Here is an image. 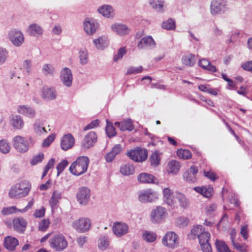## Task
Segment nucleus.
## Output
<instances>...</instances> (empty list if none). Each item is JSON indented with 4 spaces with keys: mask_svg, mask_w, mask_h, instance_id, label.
I'll use <instances>...</instances> for the list:
<instances>
[{
    "mask_svg": "<svg viewBox=\"0 0 252 252\" xmlns=\"http://www.w3.org/2000/svg\"><path fill=\"white\" fill-rule=\"evenodd\" d=\"M191 232L193 235L197 236L203 252H212L211 246L209 243L211 235L208 231H205L204 227L201 225H197L191 229Z\"/></svg>",
    "mask_w": 252,
    "mask_h": 252,
    "instance_id": "f257e3e1",
    "label": "nucleus"
},
{
    "mask_svg": "<svg viewBox=\"0 0 252 252\" xmlns=\"http://www.w3.org/2000/svg\"><path fill=\"white\" fill-rule=\"evenodd\" d=\"M31 188V184L29 181H21L11 187L8 192L9 196L12 199H19L25 197L28 195Z\"/></svg>",
    "mask_w": 252,
    "mask_h": 252,
    "instance_id": "f03ea898",
    "label": "nucleus"
},
{
    "mask_svg": "<svg viewBox=\"0 0 252 252\" xmlns=\"http://www.w3.org/2000/svg\"><path fill=\"white\" fill-rule=\"evenodd\" d=\"M90 159L86 156L78 157L70 165V172L76 176L82 175L85 173L88 168Z\"/></svg>",
    "mask_w": 252,
    "mask_h": 252,
    "instance_id": "7ed1b4c3",
    "label": "nucleus"
},
{
    "mask_svg": "<svg viewBox=\"0 0 252 252\" xmlns=\"http://www.w3.org/2000/svg\"><path fill=\"white\" fill-rule=\"evenodd\" d=\"M50 247L56 252L64 250L68 246V242L65 236L62 233L53 234L49 240Z\"/></svg>",
    "mask_w": 252,
    "mask_h": 252,
    "instance_id": "20e7f679",
    "label": "nucleus"
},
{
    "mask_svg": "<svg viewBox=\"0 0 252 252\" xmlns=\"http://www.w3.org/2000/svg\"><path fill=\"white\" fill-rule=\"evenodd\" d=\"M92 225V222L88 218L82 217L74 220L72 224V227L78 233H85L88 231Z\"/></svg>",
    "mask_w": 252,
    "mask_h": 252,
    "instance_id": "39448f33",
    "label": "nucleus"
},
{
    "mask_svg": "<svg viewBox=\"0 0 252 252\" xmlns=\"http://www.w3.org/2000/svg\"><path fill=\"white\" fill-rule=\"evenodd\" d=\"M162 244L170 249H175L179 245V238L174 231H168L162 239Z\"/></svg>",
    "mask_w": 252,
    "mask_h": 252,
    "instance_id": "423d86ee",
    "label": "nucleus"
},
{
    "mask_svg": "<svg viewBox=\"0 0 252 252\" xmlns=\"http://www.w3.org/2000/svg\"><path fill=\"white\" fill-rule=\"evenodd\" d=\"M167 216V212L166 209L159 206L151 211L150 220L154 223H159L164 221Z\"/></svg>",
    "mask_w": 252,
    "mask_h": 252,
    "instance_id": "0eeeda50",
    "label": "nucleus"
},
{
    "mask_svg": "<svg viewBox=\"0 0 252 252\" xmlns=\"http://www.w3.org/2000/svg\"><path fill=\"white\" fill-rule=\"evenodd\" d=\"M126 155L131 159L136 162L145 160L148 157V152L145 149L137 148L127 152Z\"/></svg>",
    "mask_w": 252,
    "mask_h": 252,
    "instance_id": "6e6552de",
    "label": "nucleus"
},
{
    "mask_svg": "<svg viewBox=\"0 0 252 252\" xmlns=\"http://www.w3.org/2000/svg\"><path fill=\"white\" fill-rule=\"evenodd\" d=\"M158 198V193L151 189L142 190L138 194V200L142 203L153 202Z\"/></svg>",
    "mask_w": 252,
    "mask_h": 252,
    "instance_id": "1a4fd4ad",
    "label": "nucleus"
},
{
    "mask_svg": "<svg viewBox=\"0 0 252 252\" xmlns=\"http://www.w3.org/2000/svg\"><path fill=\"white\" fill-rule=\"evenodd\" d=\"M8 39L16 47L21 46L24 42V36L22 32L17 29H13L8 32Z\"/></svg>",
    "mask_w": 252,
    "mask_h": 252,
    "instance_id": "9d476101",
    "label": "nucleus"
},
{
    "mask_svg": "<svg viewBox=\"0 0 252 252\" xmlns=\"http://www.w3.org/2000/svg\"><path fill=\"white\" fill-rule=\"evenodd\" d=\"M13 142L14 147L19 153H25L29 149V142L24 137L16 136L13 138Z\"/></svg>",
    "mask_w": 252,
    "mask_h": 252,
    "instance_id": "9b49d317",
    "label": "nucleus"
},
{
    "mask_svg": "<svg viewBox=\"0 0 252 252\" xmlns=\"http://www.w3.org/2000/svg\"><path fill=\"white\" fill-rule=\"evenodd\" d=\"M91 192L90 189L85 187L79 188L76 194V198L78 202L82 205H86L90 199Z\"/></svg>",
    "mask_w": 252,
    "mask_h": 252,
    "instance_id": "f8f14e48",
    "label": "nucleus"
},
{
    "mask_svg": "<svg viewBox=\"0 0 252 252\" xmlns=\"http://www.w3.org/2000/svg\"><path fill=\"white\" fill-rule=\"evenodd\" d=\"M97 141V135L94 131H90L84 138L81 142L82 149H88L94 146Z\"/></svg>",
    "mask_w": 252,
    "mask_h": 252,
    "instance_id": "ddd939ff",
    "label": "nucleus"
},
{
    "mask_svg": "<svg viewBox=\"0 0 252 252\" xmlns=\"http://www.w3.org/2000/svg\"><path fill=\"white\" fill-rule=\"evenodd\" d=\"M12 224L15 231L22 234L25 231L27 222L25 219L22 217H17L13 219Z\"/></svg>",
    "mask_w": 252,
    "mask_h": 252,
    "instance_id": "4468645a",
    "label": "nucleus"
},
{
    "mask_svg": "<svg viewBox=\"0 0 252 252\" xmlns=\"http://www.w3.org/2000/svg\"><path fill=\"white\" fill-rule=\"evenodd\" d=\"M75 139L70 133L63 135L61 140V147L63 151H67L74 145Z\"/></svg>",
    "mask_w": 252,
    "mask_h": 252,
    "instance_id": "2eb2a0df",
    "label": "nucleus"
},
{
    "mask_svg": "<svg viewBox=\"0 0 252 252\" xmlns=\"http://www.w3.org/2000/svg\"><path fill=\"white\" fill-rule=\"evenodd\" d=\"M61 79L63 84L69 87L71 86L73 80L72 74L71 70L67 68H63L61 72Z\"/></svg>",
    "mask_w": 252,
    "mask_h": 252,
    "instance_id": "dca6fc26",
    "label": "nucleus"
},
{
    "mask_svg": "<svg viewBox=\"0 0 252 252\" xmlns=\"http://www.w3.org/2000/svg\"><path fill=\"white\" fill-rule=\"evenodd\" d=\"M226 9V3L223 0H214L211 4V13L213 14H220Z\"/></svg>",
    "mask_w": 252,
    "mask_h": 252,
    "instance_id": "f3484780",
    "label": "nucleus"
},
{
    "mask_svg": "<svg viewBox=\"0 0 252 252\" xmlns=\"http://www.w3.org/2000/svg\"><path fill=\"white\" fill-rule=\"evenodd\" d=\"M198 172V168L194 165L191 166L183 174L184 179L190 183H195L196 180V174Z\"/></svg>",
    "mask_w": 252,
    "mask_h": 252,
    "instance_id": "a211bd4d",
    "label": "nucleus"
},
{
    "mask_svg": "<svg viewBox=\"0 0 252 252\" xmlns=\"http://www.w3.org/2000/svg\"><path fill=\"white\" fill-rule=\"evenodd\" d=\"M156 42L151 36L143 37L139 41L137 47L139 49H153L156 47Z\"/></svg>",
    "mask_w": 252,
    "mask_h": 252,
    "instance_id": "6ab92c4d",
    "label": "nucleus"
},
{
    "mask_svg": "<svg viewBox=\"0 0 252 252\" xmlns=\"http://www.w3.org/2000/svg\"><path fill=\"white\" fill-rule=\"evenodd\" d=\"M113 231L118 237H121L128 232V227L125 223L115 222L113 226Z\"/></svg>",
    "mask_w": 252,
    "mask_h": 252,
    "instance_id": "aec40b11",
    "label": "nucleus"
},
{
    "mask_svg": "<svg viewBox=\"0 0 252 252\" xmlns=\"http://www.w3.org/2000/svg\"><path fill=\"white\" fill-rule=\"evenodd\" d=\"M19 241L17 238L11 236H7L4 238L3 241L4 247L9 251H14L18 245Z\"/></svg>",
    "mask_w": 252,
    "mask_h": 252,
    "instance_id": "412c9836",
    "label": "nucleus"
},
{
    "mask_svg": "<svg viewBox=\"0 0 252 252\" xmlns=\"http://www.w3.org/2000/svg\"><path fill=\"white\" fill-rule=\"evenodd\" d=\"M97 11L100 14L106 18H113L115 16L113 7L109 4H103L99 6Z\"/></svg>",
    "mask_w": 252,
    "mask_h": 252,
    "instance_id": "4be33fe9",
    "label": "nucleus"
},
{
    "mask_svg": "<svg viewBox=\"0 0 252 252\" xmlns=\"http://www.w3.org/2000/svg\"><path fill=\"white\" fill-rule=\"evenodd\" d=\"M111 29L114 32L121 36L128 34L130 31V29L126 25L119 23L113 24L111 26Z\"/></svg>",
    "mask_w": 252,
    "mask_h": 252,
    "instance_id": "5701e85b",
    "label": "nucleus"
},
{
    "mask_svg": "<svg viewBox=\"0 0 252 252\" xmlns=\"http://www.w3.org/2000/svg\"><path fill=\"white\" fill-rule=\"evenodd\" d=\"M98 26V24L93 20H86L84 22V29L85 32L89 35H92L94 33Z\"/></svg>",
    "mask_w": 252,
    "mask_h": 252,
    "instance_id": "b1692460",
    "label": "nucleus"
},
{
    "mask_svg": "<svg viewBox=\"0 0 252 252\" xmlns=\"http://www.w3.org/2000/svg\"><path fill=\"white\" fill-rule=\"evenodd\" d=\"M56 92L54 88L44 87L42 89V97L48 100H53L56 98Z\"/></svg>",
    "mask_w": 252,
    "mask_h": 252,
    "instance_id": "393cba45",
    "label": "nucleus"
},
{
    "mask_svg": "<svg viewBox=\"0 0 252 252\" xmlns=\"http://www.w3.org/2000/svg\"><path fill=\"white\" fill-rule=\"evenodd\" d=\"M163 200L169 206H172L174 204L173 197V191L168 188L163 189Z\"/></svg>",
    "mask_w": 252,
    "mask_h": 252,
    "instance_id": "a878e982",
    "label": "nucleus"
},
{
    "mask_svg": "<svg viewBox=\"0 0 252 252\" xmlns=\"http://www.w3.org/2000/svg\"><path fill=\"white\" fill-rule=\"evenodd\" d=\"M115 125L119 127L121 131H132L134 126L130 120H125L121 122H116Z\"/></svg>",
    "mask_w": 252,
    "mask_h": 252,
    "instance_id": "bb28decb",
    "label": "nucleus"
},
{
    "mask_svg": "<svg viewBox=\"0 0 252 252\" xmlns=\"http://www.w3.org/2000/svg\"><path fill=\"white\" fill-rule=\"evenodd\" d=\"M194 190L202 194L203 196L206 198H209L212 195V191L213 190V189L211 187H196L194 188Z\"/></svg>",
    "mask_w": 252,
    "mask_h": 252,
    "instance_id": "cd10ccee",
    "label": "nucleus"
},
{
    "mask_svg": "<svg viewBox=\"0 0 252 252\" xmlns=\"http://www.w3.org/2000/svg\"><path fill=\"white\" fill-rule=\"evenodd\" d=\"M198 64L201 67L211 72H216L217 71L215 66L212 65L210 62L206 59L200 60Z\"/></svg>",
    "mask_w": 252,
    "mask_h": 252,
    "instance_id": "c85d7f7f",
    "label": "nucleus"
},
{
    "mask_svg": "<svg viewBox=\"0 0 252 252\" xmlns=\"http://www.w3.org/2000/svg\"><path fill=\"white\" fill-rule=\"evenodd\" d=\"M95 47L99 50L103 49L108 45V41L105 36H100L93 41Z\"/></svg>",
    "mask_w": 252,
    "mask_h": 252,
    "instance_id": "c756f323",
    "label": "nucleus"
},
{
    "mask_svg": "<svg viewBox=\"0 0 252 252\" xmlns=\"http://www.w3.org/2000/svg\"><path fill=\"white\" fill-rule=\"evenodd\" d=\"M137 179L138 181L143 183H155V180H157L153 175L145 173L139 174Z\"/></svg>",
    "mask_w": 252,
    "mask_h": 252,
    "instance_id": "7c9ffc66",
    "label": "nucleus"
},
{
    "mask_svg": "<svg viewBox=\"0 0 252 252\" xmlns=\"http://www.w3.org/2000/svg\"><path fill=\"white\" fill-rule=\"evenodd\" d=\"M18 110L21 114L31 118H33L35 114V111L32 108L25 105L19 106Z\"/></svg>",
    "mask_w": 252,
    "mask_h": 252,
    "instance_id": "2f4dec72",
    "label": "nucleus"
},
{
    "mask_svg": "<svg viewBox=\"0 0 252 252\" xmlns=\"http://www.w3.org/2000/svg\"><path fill=\"white\" fill-rule=\"evenodd\" d=\"M27 31L32 36L41 35L43 32V30L41 27L36 24L30 25L28 28Z\"/></svg>",
    "mask_w": 252,
    "mask_h": 252,
    "instance_id": "473e14b6",
    "label": "nucleus"
},
{
    "mask_svg": "<svg viewBox=\"0 0 252 252\" xmlns=\"http://www.w3.org/2000/svg\"><path fill=\"white\" fill-rule=\"evenodd\" d=\"M176 197L181 208L186 209L189 206V201L184 194L180 192H176Z\"/></svg>",
    "mask_w": 252,
    "mask_h": 252,
    "instance_id": "72a5a7b5",
    "label": "nucleus"
},
{
    "mask_svg": "<svg viewBox=\"0 0 252 252\" xmlns=\"http://www.w3.org/2000/svg\"><path fill=\"white\" fill-rule=\"evenodd\" d=\"M150 6L158 12L164 11V1L162 0H149Z\"/></svg>",
    "mask_w": 252,
    "mask_h": 252,
    "instance_id": "f704fd0d",
    "label": "nucleus"
},
{
    "mask_svg": "<svg viewBox=\"0 0 252 252\" xmlns=\"http://www.w3.org/2000/svg\"><path fill=\"white\" fill-rule=\"evenodd\" d=\"M62 193L57 190H55L52 194L49 201L50 205L52 209L56 207L59 200L62 198Z\"/></svg>",
    "mask_w": 252,
    "mask_h": 252,
    "instance_id": "c9c22d12",
    "label": "nucleus"
},
{
    "mask_svg": "<svg viewBox=\"0 0 252 252\" xmlns=\"http://www.w3.org/2000/svg\"><path fill=\"white\" fill-rule=\"evenodd\" d=\"M134 171V168L133 166L129 163L123 164L120 169L121 173L125 176L131 175L133 173Z\"/></svg>",
    "mask_w": 252,
    "mask_h": 252,
    "instance_id": "e433bc0d",
    "label": "nucleus"
},
{
    "mask_svg": "<svg viewBox=\"0 0 252 252\" xmlns=\"http://www.w3.org/2000/svg\"><path fill=\"white\" fill-rule=\"evenodd\" d=\"M109 245V240L107 236H101L98 239V247L100 250H105Z\"/></svg>",
    "mask_w": 252,
    "mask_h": 252,
    "instance_id": "4c0bfd02",
    "label": "nucleus"
},
{
    "mask_svg": "<svg viewBox=\"0 0 252 252\" xmlns=\"http://www.w3.org/2000/svg\"><path fill=\"white\" fill-rule=\"evenodd\" d=\"M168 171L169 173L177 174L180 170V163L176 160H172L169 162Z\"/></svg>",
    "mask_w": 252,
    "mask_h": 252,
    "instance_id": "58836bf2",
    "label": "nucleus"
},
{
    "mask_svg": "<svg viewBox=\"0 0 252 252\" xmlns=\"http://www.w3.org/2000/svg\"><path fill=\"white\" fill-rule=\"evenodd\" d=\"M182 61L183 63L186 65L192 66L195 63V56L192 54H189L183 56Z\"/></svg>",
    "mask_w": 252,
    "mask_h": 252,
    "instance_id": "ea45409f",
    "label": "nucleus"
},
{
    "mask_svg": "<svg viewBox=\"0 0 252 252\" xmlns=\"http://www.w3.org/2000/svg\"><path fill=\"white\" fill-rule=\"evenodd\" d=\"M12 125L15 128L21 129L24 126V122L20 116L16 115L12 119Z\"/></svg>",
    "mask_w": 252,
    "mask_h": 252,
    "instance_id": "a19ab883",
    "label": "nucleus"
},
{
    "mask_svg": "<svg viewBox=\"0 0 252 252\" xmlns=\"http://www.w3.org/2000/svg\"><path fill=\"white\" fill-rule=\"evenodd\" d=\"M162 27L167 30H175L176 28L175 21L172 18H169L162 22Z\"/></svg>",
    "mask_w": 252,
    "mask_h": 252,
    "instance_id": "79ce46f5",
    "label": "nucleus"
},
{
    "mask_svg": "<svg viewBox=\"0 0 252 252\" xmlns=\"http://www.w3.org/2000/svg\"><path fill=\"white\" fill-rule=\"evenodd\" d=\"M177 155L179 158L184 159H188L192 157V154L189 150L186 149H180L177 151Z\"/></svg>",
    "mask_w": 252,
    "mask_h": 252,
    "instance_id": "37998d69",
    "label": "nucleus"
},
{
    "mask_svg": "<svg viewBox=\"0 0 252 252\" xmlns=\"http://www.w3.org/2000/svg\"><path fill=\"white\" fill-rule=\"evenodd\" d=\"M160 158L159 153L158 151H155L153 153L149 158V160L150 161L151 165L153 166H157L159 164Z\"/></svg>",
    "mask_w": 252,
    "mask_h": 252,
    "instance_id": "c03bdc74",
    "label": "nucleus"
},
{
    "mask_svg": "<svg viewBox=\"0 0 252 252\" xmlns=\"http://www.w3.org/2000/svg\"><path fill=\"white\" fill-rule=\"evenodd\" d=\"M42 71L45 75H53L55 72V69L52 64L46 63L43 65Z\"/></svg>",
    "mask_w": 252,
    "mask_h": 252,
    "instance_id": "a18cd8bd",
    "label": "nucleus"
},
{
    "mask_svg": "<svg viewBox=\"0 0 252 252\" xmlns=\"http://www.w3.org/2000/svg\"><path fill=\"white\" fill-rule=\"evenodd\" d=\"M79 57L80 59V63L82 65H84L87 63L88 62V52L86 49H81L79 51Z\"/></svg>",
    "mask_w": 252,
    "mask_h": 252,
    "instance_id": "49530a36",
    "label": "nucleus"
},
{
    "mask_svg": "<svg viewBox=\"0 0 252 252\" xmlns=\"http://www.w3.org/2000/svg\"><path fill=\"white\" fill-rule=\"evenodd\" d=\"M106 133L109 137H112L116 135L115 128L112 124L107 120V126L105 128Z\"/></svg>",
    "mask_w": 252,
    "mask_h": 252,
    "instance_id": "de8ad7c7",
    "label": "nucleus"
},
{
    "mask_svg": "<svg viewBox=\"0 0 252 252\" xmlns=\"http://www.w3.org/2000/svg\"><path fill=\"white\" fill-rule=\"evenodd\" d=\"M156 234L154 233L145 231L143 234V238L148 242H153L156 239Z\"/></svg>",
    "mask_w": 252,
    "mask_h": 252,
    "instance_id": "09e8293b",
    "label": "nucleus"
},
{
    "mask_svg": "<svg viewBox=\"0 0 252 252\" xmlns=\"http://www.w3.org/2000/svg\"><path fill=\"white\" fill-rule=\"evenodd\" d=\"M10 149L9 146L6 140L2 139L0 140V152L3 154L8 153Z\"/></svg>",
    "mask_w": 252,
    "mask_h": 252,
    "instance_id": "8fccbe9b",
    "label": "nucleus"
},
{
    "mask_svg": "<svg viewBox=\"0 0 252 252\" xmlns=\"http://www.w3.org/2000/svg\"><path fill=\"white\" fill-rule=\"evenodd\" d=\"M143 68L142 66L138 67L129 66L127 69L126 74L130 75L132 74H137L143 71Z\"/></svg>",
    "mask_w": 252,
    "mask_h": 252,
    "instance_id": "3c124183",
    "label": "nucleus"
},
{
    "mask_svg": "<svg viewBox=\"0 0 252 252\" xmlns=\"http://www.w3.org/2000/svg\"><path fill=\"white\" fill-rule=\"evenodd\" d=\"M68 161L66 160H63L60 163H59L57 166V176H59L60 174L63 171L64 168L68 165Z\"/></svg>",
    "mask_w": 252,
    "mask_h": 252,
    "instance_id": "603ef678",
    "label": "nucleus"
},
{
    "mask_svg": "<svg viewBox=\"0 0 252 252\" xmlns=\"http://www.w3.org/2000/svg\"><path fill=\"white\" fill-rule=\"evenodd\" d=\"M44 158V154L42 153H39L37 155L35 156L32 158L31 163L32 165H34L37 163L40 162Z\"/></svg>",
    "mask_w": 252,
    "mask_h": 252,
    "instance_id": "864d4df0",
    "label": "nucleus"
},
{
    "mask_svg": "<svg viewBox=\"0 0 252 252\" xmlns=\"http://www.w3.org/2000/svg\"><path fill=\"white\" fill-rule=\"evenodd\" d=\"M19 209H17L15 207L12 206L9 207L3 208L1 210V213L3 215H8L18 211Z\"/></svg>",
    "mask_w": 252,
    "mask_h": 252,
    "instance_id": "5fc2aeb1",
    "label": "nucleus"
},
{
    "mask_svg": "<svg viewBox=\"0 0 252 252\" xmlns=\"http://www.w3.org/2000/svg\"><path fill=\"white\" fill-rule=\"evenodd\" d=\"M49 221L48 220L44 219L42 220L38 224V229L40 231H45L49 226Z\"/></svg>",
    "mask_w": 252,
    "mask_h": 252,
    "instance_id": "6e6d98bb",
    "label": "nucleus"
},
{
    "mask_svg": "<svg viewBox=\"0 0 252 252\" xmlns=\"http://www.w3.org/2000/svg\"><path fill=\"white\" fill-rule=\"evenodd\" d=\"M126 53V50L124 47H122L119 49L117 54H116L113 58L114 62H117L119 60L121 59L124 55Z\"/></svg>",
    "mask_w": 252,
    "mask_h": 252,
    "instance_id": "4d7b16f0",
    "label": "nucleus"
},
{
    "mask_svg": "<svg viewBox=\"0 0 252 252\" xmlns=\"http://www.w3.org/2000/svg\"><path fill=\"white\" fill-rule=\"evenodd\" d=\"M99 124V121L98 119L92 121L90 124L86 125L84 127V130L86 131L90 129H92L95 127H97Z\"/></svg>",
    "mask_w": 252,
    "mask_h": 252,
    "instance_id": "13d9d810",
    "label": "nucleus"
},
{
    "mask_svg": "<svg viewBox=\"0 0 252 252\" xmlns=\"http://www.w3.org/2000/svg\"><path fill=\"white\" fill-rule=\"evenodd\" d=\"M55 138V134H51L48 136L43 141L42 146L44 147L49 146L51 143L54 141Z\"/></svg>",
    "mask_w": 252,
    "mask_h": 252,
    "instance_id": "bf43d9fd",
    "label": "nucleus"
},
{
    "mask_svg": "<svg viewBox=\"0 0 252 252\" xmlns=\"http://www.w3.org/2000/svg\"><path fill=\"white\" fill-rule=\"evenodd\" d=\"M204 176L212 181H214L217 178L216 174L211 170L206 171H203Z\"/></svg>",
    "mask_w": 252,
    "mask_h": 252,
    "instance_id": "052dcab7",
    "label": "nucleus"
},
{
    "mask_svg": "<svg viewBox=\"0 0 252 252\" xmlns=\"http://www.w3.org/2000/svg\"><path fill=\"white\" fill-rule=\"evenodd\" d=\"M23 67L27 72L29 73L31 71L32 61L30 60H26L23 63Z\"/></svg>",
    "mask_w": 252,
    "mask_h": 252,
    "instance_id": "680f3d73",
    "label": "nucleus"
},
{
    "mask_svg": "<svg viewBox=\"0 0 252 252\" xmlns=\"http://www.w3.org/2000/svg\"><path fill=\"white\" fill-rule=\"evenodd\" d=\"M33 126L34 132L37 134H40L43 132H46L45 127H42L38 124L35 123L34 124Z\"/></svg>",
    "mask_w": 252,
    "mask_h": 252,
    "instance_id": "e2e57ef3",
    "label": "nucleus"
},
{
    "mask_svg": "<svg viewBox=\"0 0 252 252\" xmlns=\"http://www.w3.org/2000/svg\"><path fill=\"white\" fill-rule=\"evenodd\" d=\"M7 52L5 49L0 48V64L3 63L7 57Z\"/></svg>",
    "mask_w": 252,
    "mask_h": 252,
    "instance_id": "0e129e2a",
    "label": "nucleus"
},
{
    "mask_svg": "<svg viewBox=\"0 0 252 252\" xmlns=\"http://www.w3.org/2000/svg\"><path fill=\"white\" fill-rule=\"evenodd\" d=\"M241 67L243 69L252 72V61L247 62L242 64Z\"/></svg>",
    "mask_w": 252,
    "mask_h": 252,
    "instance_id": "69168bd1",
    "label": "nucleus"
},
{
    "mask_svg": "<svg viewBox=\"0 0 252 252\" xmlns=\"http://www.w3.org/2000/svg\"><path fill=\"white\" fill-rule=\"evenodd\" d=\"M122 150V146L121 145L118 144L115 145L112 149L111 152L117 156L119 154H120Z\"/></svg>",
    "mask_w": 252,
    "mask_h": 252,
    "instance_id": "338daca9",
    "label": "nucleus"
},
{
    "mask_svg": "<svg viewBox=\"0 0 252 252\" xmlns=\"http://www.w3.org/2000/svg\"><path fill=\"white\" fill-rule=\"evenodd\" d=\"M232 245L234 247L235 249H237L238 251H240V252H246L247 250L246 248L243 246V245L238 243H236L235 242H234L232 243Z\"/></svg>",
    "mask_w": 252,
    "mask_h": 252,
    "instance_id": "774afa93",
    "label": "nucleus"
}]
</instances>
